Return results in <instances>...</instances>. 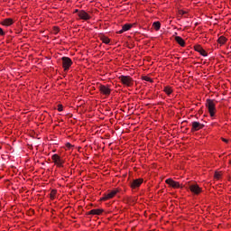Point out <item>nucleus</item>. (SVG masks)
Wrapping results in <instances>:
<instances>
[{
	"label": "nucleus",
	"mask_w": 231,
	"mask_h": 231,
	"mask_svg": "<svg viewBox=\"0 0 231 231\" xmlns=\"http://www.w3.org/2000/svg\"><path fill=\"white\" fill-rule=\"evenodd\" d=\"M189 190L195 196H199L203 192V189L199 187L198 184H191L189 185Z\"/></svg>",
	"instance_id": "423d86ee"
},
{
	"label": "nucleus",
	"mask_w": 231,
	"mask_h": 231,
	"mask_svg": "<svg viewBox=\"0 0 231 231\" xmlns=\"http://www.w3.org/2000/svg\"><path fill=\"white\" fill-rule=\"evenodd\" d=\"M143 183V179L134 180L131 183V189H138Z\"/></svg>",
	"instance_id": "f8f14e48"
},
{
	"label": "nucleus",
	"mask_w": 231,
	"mask_h": 231,
	"mask_svg": "<svg viewBox=\"0 0 231 231\" xmlns=\"http://www.w3.org/2000/svg\"><path fill=\"white\" fill-rule=\"evenodd\" d=\"M165 183H167V185L171 186L172 189H183V186L180 184V182L175 181L172 179H167Z\"/></svg>",
	"instance_id": "6e6552de"
},
{
	"label": "nucleus",
	"mask_w": 231,
	"mask_h": 231,
	"mask_svg": "<svg viewBox=\"0 0 231 231\" xmlns=\"http://www.w3.org/2000/svg\"><path fill=\"white\" fill-rule=\"evenodd\" d=\"M206 107L209 113V116L211 118H215L216 113H217V109L216 108V101L213 99H207L206 100Z\"/></svg>",
	"instance_id": "f257e3e1"
},
{
	"label": "nucleus",
	"mask_w": 231,
	"mask_h": 231,
	"mask_svg": "<svg viewBox=\"0 0 231 231\" xmlns=\"http://www.w3.org/2000/svg\"><path fill=\"white\" fill-rule=\"evenodd\" d=\"M195 51H198L202 57H207L208 54L207 53V51L201 47V45H196L194 47Z\"/></svg>",
	"instance_id": "9b49d317"
},
{
	"label": "nucleus",
	"mask_w": 231,
	"mask_h": 231,
	"mask_svg": "<svg viewBox=\"0 0 231 231\" xmlns=\"http://www.w3.org/2000/svg\"><path fill=\"white\" fill-rule=\"evenodd\" d=\"M64 110V106L62 105H58V111L60 113Z\"/></svg>",
	"instance_id": "393cba45"
},
{
	"label": "nucleus",
	"mask_w": 231,
	"mask_h": 231,
	"mask_svg": "<svg viewBox=\"0 0 231 231\" xmlns=\"http://www.w3.org/2000/svg\"><path fill=\"white\" fill-rule=\"evenodd\" d=\"M81 21H89L91 19V14L84 10H80L79 16Z\"/></svg>",
	"instance_id": "9d476101"
},
{
	"label": "nucleus",
	"mask_w": 231,
	"mask_h": 231,
	"mask_svg": "<svg viewBox=\"0 0 231 231\" xmlns=\"http://www.w3.org/2000/svg\"><path fill=\"white\" fill-rule=\"evenodd\" d=\"M98 89L99 93L104 97H109L111 95L112 90L109 85H99Z\"/></svg>",
	"instance_id": "39448f33"
},
{
	"label": "nucleus",
	"mask_w": 231,
	"mask_h": 231,
	"mask_svg": "<svg viewBox=\"0 0 231 231\" xmlns=\"http://www.w3.org/2000/svg\"><path fill=\"white\" fill-rule=\"evenodd\" d=\"M221 176H223V173L221 171H216L214 178L215 180H221Z\"/></svg>",
	"instance_id": "412c9836"
},
{
	"label": "nucleus",
	"mask_w": 231,
	"mask_h": 231,
	"mask_svg": "<svg viewBox=\"0 0 231 231\" xmlns=\"http://www.w3.org/2000/svg\"><path fill=\"white\" fill-rule=\"evenodd\" d=\"M162 91L163 93H165V95H167V97H171L172 93H174V88H172V87L168 85V86H164Z\"/></svg>",
	"instance_id": "ddd939ff"
},
{
	"label": "nucleus",
	"mask_w": 231,
	"mask_h": 231,
	"mask_svg": "<svg viewBox=\"0 0 231 231\" xmlns=\"http://www.w3.org/2000/svg\"><path fill=\"white\" fill-rule=\"evenodd\" d=\"M66 147H68V149H70V147H72V145H71V143H66Z\"/></svg>",
	"instance_id": "bb28decb"
},
{
	"label": "nucleus",
	"mask_w": 231,
	"mask_h": 231,
	"mask_svg": "<svg viewBox=\"0 0 231 231\" xmlns=\"http://www.w3.org/2000/svg\"><path fill=\"white\" fill-rule=\"evenodd\" d=\"M61 60H62V68L64 71H69V68L73 66V60H71L69 57H66V56L62 57Z\"/></svg>",
	"instance_id": "f03ea898"
},
{
	"label": "nucleus",
	"mask_w": 231,
	"mask_h": 231,
	"mask_svg": "<svg viewBox=\"0 0 231 231\" xmlns=\"http://www.w3.org/2000/svg\"><path fill=\"white\" fill-rule=\"evenodd\" d=\"M56 196H57V189H52L51 191V199H55Z\"/></svg>",
	"instance_id": "4be33fe9"
},
{
	"label": "nucleus",
	"mask_w": 231,
	"mask_h": 231,
	"mask_svg": "<svg viewBox=\"0 0 231 231\" xmlns=\"http://www.w3.org/2000/svg\"><path fill=\"white\" fill-rule=\"evenodd\" d=\"M143 80H145L146 82H152V79H151L149 76L143 77Z\"/></svg>",
	"instance_id": "5701e85b"
},
{
	"label": "nucleus",
	"mask_w": 231,
	"mask_h": 231,
	"mask_svg": "<svg viewBox=\"0 0 231 231\" xmlns=\"http://www.w3.org/2000/svg\"><path fill=\"white\" fill-rule=\"evenodd\" d=\"M222 142H225V143H228V139L222 138Z\"/></svg>",
	"instance_id": "cd10ccee"
},
{
	"label": "nucleus",
	"mask_w": 231,
	"mask_h": 231,
	"mask_svg": "<svg viewBox=\"0 0 231 231\" xmlns=\"http://www.w3.org/2000/svg\"><path fill=\"white\" fill-rule=\"evenodd\" d=\"M51 160H52L54 165H56V167L60 168V169L64 167V160H62V158H60V155L54 153L51 156Z\"/></svg>",
	"instance_id": "7ed1b4c3"
},
{
	"label": "nucleus",
	"mask_w": 231,
	"mask_h": 231,
	"mask_svg": "<svg viewBox=\"0 0 231 231\" xmlns=\"http://www.w3.org/2000/svg\"><path fill=\"white\" fill-rule=\"evenodd\" d=\"M79 12H80V10L75 9L74 14H78V16H79Z\"/></svg>",
	"instance_id": "c85d7f7f"
},
{
	"label": "nucleus",
	"mask_w": 231,
	"mask_h": 231,
	"mask_svg": "<svg viewBox=\"0 0 231 231\" xmlns=\"http://www.w3.org/2000/svg\"><path fill=\"white\" fill-rule=\"evenodd\" d=\"M152 28L158 32L162 28V23L160 22H154L152 23Z\"/></svg>",
	"instance_id": "a211bd4d"
},
{
	"label": "nucleus",
	"mask_w": 231,
	"mask_h": 231,
	"mask_svg": "<svg viewBox=\"0 0 231 231\" xmlns=\"http://www.w3.org/2000/svg\"><path fill=\"white\" fill-rule=\"evenodd\" d=\"M104 212V209L97 208V209H92L88 212V216H100Z\"/></svg>",
	"instance_id": "2eb2a0df"
},
{
	"label": "nucleus",
	"mask_w": 231,
	"mask_h": 231,
	"mask_svg": "<svg viewBox=\"0 0 231 231\" xmlns=\"http://www.w3.org/2000/svg\"><path fill=\"white\" fill-rule=\"evenodd\" d=\"M187 14V11H184L183 9L179 10V15H185Z\"/></svg>",
	"instance_id": "b1692460"
},
{
	"label": "nucleus",
	"mask_w": 231,
	"mask_h": 231,
	"mask_svg": "<svg viewBox=\"0 0 231 231\" xmlns=\"http://www.w3.org/2000/svg\"><path fill=\"white\" fill-rule=\"evenodd\" d=\"M0 35H1L2 37H5V31H3V28H1V27H0Z\"/></svg>",
	"instance_id": "a878e982"
},
{
	"label": "nucleus",
	"mask_w": 231,
	"mask_h": 231,
	"mask_svg": "<svg viewBox=\"0 0 231 231\" xmlns=\"http://www.w3.org/2000/svg\"><path fill=\"white\" fill-rule=\"evenodd\" d=\"M217 42L218 44H221V45L225 44L226 42V37L220 36L217 40Z\"/></svg>",
	"instance_id": "aec40b11"
},
{
	"label": "nucleus",
	"mask_w": 231,
	"mask_h": 231,
	"mask_svg": "<svg viewBox=\"0 0 231 231\" xmlns=\"http://www.w3.org/2000/svg\"><path fill=\"white\" fill-rule=\"evenodd\" d=\"M131 28H133V24L125 23L123 25L122 30H120L117 33H124V32H129Z\"/></svg>",
	"instance_id": "dca6fc26"
},
{
	"label": "nucleus",
	"mask_w": 231,
	"mask_h": 231,
	"mask_svg": "<svg viewBox=\"0 0 231 231\" xmlns=\"http://www.w3.org/2000/svg\"><path fill=\"white\" fill-rule=\"evenodd\" d=\"M100 39L104 44H109L111 42V40L106 36H101Z\"/></svg>",
	"instance_id": "6ab92c4d"
},
{
	"label": "nucleus",
	"mask_w": 231,
	"mask_h": 231,
	"mask_svg": "<svg viewBox=\"0 0 231 231\" xmlns=\"http://www.w3.org/2000/svg\"><path fill=\"white\" fill-rule=\"evenodd\" d=\"M2 26H12L14 24V19L5 18L1 22Z\"/></svg>",
	"instance_id": "4468645a"
},
{
	"label": "nucleus",
	"mask_w": 231,
	"mask_h": 231,
	"mask_svg": "<svg viewBox=\"0 0 231 231\" xmlns=\"http://www.w3.org/2000/svg\"><path fill=\"white\" fill-rule=\"evenodd\" d=\"M229 163H230V165H231V160L229 161Z\"/></svg>",
	"instance_id": "c756f323"
},
{
	"label": "nucleus",
	"mask_w": 231,
	"mask_h": 231,
	"mask_svg": "<svg viewBox=\"0 0 231 231\" xmlns=\"http://www.w3.org/2000/svg\"><path fill=\"white\" fill-rule=\"evenodd\" d=\"M175 41H176V42H178V44H180V46L184 48V46H185V40H183V38H181L180 36H176L175 37Z\"/></svg>",
	"instance_id": "f3484780"
},
{
	"label": "nucleus",
	"mask_w": 231,
	"mask_h": 231,
	"mask_svg": "<svg viewBox=\"0 0 231 231\" xmlns=\"http://www.w3.org/2000/svg\"><path fill=\"white\" fill-rule=\"evenodd\" d=\"M119 80H121L122 84H124V86H126L127 88H131L133 84H134L133 78H131L130 76H120Z\"/></svg>",
	"instance_id": "20e7f679"
},
{
	"label": "nucleus",
	"mask_w": 231,
	"mask_h": 231,
	"mask_svg": "<svg viewBox=\"0 0 231 231\" xmlns=\"http://www.w3.org/2000/svg\"><path fill=\"white\" fill-rule=\"evenodd\" d=\"M118 194V189H114L110 191L108 194H105L101 199L100 201H107L109 199H113Z\"/></svg>",
	"instance_id": "0eeeda50"
},
{
	"label": "nucleus",
	"mask_w": 231,
	"mask_h": 231,
	"mask_svg": "<svg viewBox=\"0 0 231 231\" xmlns=\"http://www.w3.org/2000/svg\"><path fill=\"white\" fill-rule=\"evenodd\" d=\"M203 127H205V125L198 121H194L191 123V133H196L197 131H200V129H203Z\"/></svg>",
	"instance_id": "1a4fd4ad"
}]
</instances>
